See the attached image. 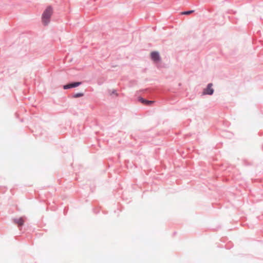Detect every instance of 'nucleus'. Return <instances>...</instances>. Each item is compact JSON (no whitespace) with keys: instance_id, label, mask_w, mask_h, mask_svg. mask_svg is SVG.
Returning <instances> with one entry per match:
<instances>
[{"instance_id":"f257e3e1","label":"nucleus","mask_w":263,"mask_h":263,"mask_svg":"<svg viewBox=\"0 0 263 263\" xmlns=\"http://www.w3.org/2000/svg\"><path fill=\"white\" fill-rule=\"evenodd\" d=\"M52 13L53 8L51 6H48L44 11L42 16V21L44 25L46 26L49 24Z\"/></svg>"},{"instance_id":"7ed1b4c3","label":"nucleus","mask_w":263,"mask_h":263,"mask_svg":"<svg viewBox=\"0 0 263 263\" xmlns=\"http://www.w3.org/2000/svg\"><path fill=\"white\" fill-rule=\"evenodd\" d=\"M151 57L154 62H158L160 59L159 54L157 51L152 52L151 53Z\"/></svg>"},{"instance_id":"0eeeda50","label":"nucleus","mask_w":263,"mask_h":263,"mask_svg":"<svg viewBox=\"0 0 263 263\" xmlns=\"http://www.w3.org/2000/svg\"><path fill=\"white\" fill-rule=\"evenodd\" d=\"M83 96V93H77L75 95H74L73 96V98H79V97H82Z\"/></svg>"},{"instance_id":"423d86ee","label":"nucleus","mask_w":263,"mask_h":263,"mask_svg":"<svg viewBox=\"0 0 263 263\" xmlns=\"http://www.w3.org/2000/svg\"><path fill=\"white\" fill-rule=\"evenodd\" d=\"M140 101L143 104L147 105H151L152 104H153L154 101H147L146 100H144L142 98L140 99Z\"/></svg>"},{"instance_id":"f03ea898","label":"nucleus","mask_w":263,"mask_h":263,"mask_svg":"<svg viewBox=\"0 0 263 263\" xmlns=\"http://www.w3.org/2000/svg\"><path fill=\"white\" fill-rule=\"evenodd\" d=\"M212 86H213V85L212 83L209 84L208 85L206 88H205L204 90V91L203 92V95H212L214 92V90L212 88Z\"/></svg>"},{"instance_id":"6e6552de","label":"nucleus","mask_w":263,"mask_h":263,"mask_svg":"<svg viewBox=\"0 0 263 263\" xmlns=\"http://www.w3.org/2000/svg\"><path fill=\"white\" fill-rule=\"evenodd\" d=\"M194 12V10H190L188 11H184L182 13V14L188 15Z\"/></svg>"},{"instance_id":"39448f33","label":"nucleus","mask_w":263,"mask_h":263,"mask_svg":"<svg viewBox=\"0 0 263 263\" xmlns=\"http://www.w3.org/2000/svg\"><path fill=\"white\" fill-rule=\"evenodd\" d=\"M14 222L18 226H21L23 225L24 220L23 218H19L14 219Z\"/></svg>"},{"instance_id":"20e7f679","label":"nucleus","mask_w":263,"mask_h":263,"mask_svg":"<svg viewBox=\"0 0 263 263\" xmlns=\"http://www.w3.org/2000/svg\"><path fill=\"white\" fill-rule=\"evenodd\" d=\"M81 84V82H74L72 83H70L66 85H64L63 88L65 89H69L72 87H76L79 86Z\"/></svg>"}]
</instances>
